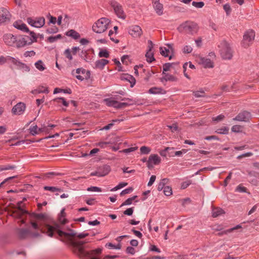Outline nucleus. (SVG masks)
Instances as JSON below:
<instances>
[{"instance_id":"4c0bfd02","label":"nucleus","mask_w":259,"mask_h":259,"mask_svg":"<svg viewBox=\"0 0 259 259\" xmlns=\"http://www.w3.org/2000/svg\"><path fill=\"white\" fill-rule=\"evenodd\" d=\"M45 190L50 191L52 192H62V190L61 188L56 187H52V186H45L44 187Z\"/></svg>"},{"instance_id":"72a5a7b5","label":"nucleus","mask_w":259,"mask_h":259,"mask_svg":"<svg viewBox=\"0 0 259 259\" xmlns=\"http://www.w3.org/2000/svg\"><path fill=\"white\" fill-rule=\"evenodd\" d=\"M31 92L32 94H39L41 93L48 94L49 93V91L48 90V88L42 86L39 87L37 90L32 91Z\"/></svg>"},{"instance_id":"e2e57ef3","label":"nucleus","mask_w":259,"mask_h":259,"mask_svg":"<svg viewBox=\"0 0 259 259\" xmlns=\"http://www.w3.org/2000/svg\"><path fill=\"white\" fill-rule=\"evenodd\" d=\"M126 76V77L125 78V79L128 80L131 83V86L133 87L134 84H135L136 82L135 79L131 75L127 74Z\"/></svg>"},{"instance_id":"39448f33","label":"nucleus","mask_w":259,"mask_h":259,"mask_svg":"<svg viewBox=\"0 0 259 259\" xmlns=\"http://www.w3.org/2000/svg\"><path fill=\"white\" fill-rule=\"evenodd\" d=\"M178 31L181 33L194 34L198 30L197 24L192 21H186L178 27Z\"/></svg>"},{"instance_id":"5fc2aeb1","label":"nucleus","mask_w":259,"mask_h":259,"mask_svg":"<svg viewBox=\"0 0 259 259\" xmlns=\"http://www.w3.org/2000/svg\"><path fill=\"white\" fill-rule=\"evenodd\" d=\"M127 185V183H125V182L120 183L116 187H115L114 188L112 189L111 191H117V190L120 189L126 186Z\"/></svg>"},{"instance_id":"c03bdc74","label":"nucleus","mask_w":259,"mask_h":259,"mask_svg":"<svg viewBox=\"0 0 259 259\" xmlns=\"http://www.w3.org/2000/svg\"><path fill=\"white\" fill-rule=\"evenodd\" d=\"M29 132L31 135L33 136H35L39 133L38 127L36 125L30 126L29 128Z\"/></svg>"},{"instance_id":"6e6d98bb","label":"nucleus","mask_w":259,"mask_h":259,"mask_svg":"<svg viewBox=\"0 0 259 259\" xmlns=\"http://www.w3.org/2000/svg\"><path fill=\"white\" fill-rule=\"evenodd\" d=\"M193 6L196 8H202L204 6V3L203 2H196L193 1L192 3Z\"/></svg>"},{"instance_id":"774afa93","label":"nucleus","mask_w":259,"mask_h":259,"mask_svg":"<svg viewBox=\"0 0 259 259\" xmlns=\"http://www.w3.org/2000/svg\"><path fill=\"white\" fill-rule=\"evenodd\" d=\"M149 250L151 251H154L158 253H160L161 252V250L159 248L157 247L155 245H151L149 247Z\"/></svg>"},{"instance_id":"6ab92c4d","label":"nucleus","mask_w":259,"mask_h":259,"mask_svg":"<svg viewBox=\"0 0 259 259\" xmlns=\"http://www.w3.org/2000/svg\"><path fill=\"white\" fill-rule=\"evenodd\" d=\"M25 109V104L24 103L19 102L13 107L12 112L15 115H21L24 113Z\"/></svg>"},{"instance_id":"f8f14e48","label":"nucleus","mask_w":259,"mask_h":259,"mask_svg":"<svg viewBox=\"0 0 259 259\" xmlns=\"http://www.w3.org/2000/svg\"><path fill=\"white\" fill-rule=\"evenodd\" d=\"M128 32L129 34L134 38H139L143 34V31L141 27L136 25L130 26Z\"/></svg>"},{"instance_id":"f257e3e1","label":"nucleus","mask_w":259,"mask_h":259,"mask_svg":"<svg viewBox=\"0 0 259 259\" xmlns=\"http://www.w3.org/2000/svg\"><path fill=\"white\" fill-rule=\"evenodd\" d=\"M83 241H72V251L74 254L80 258L88 257L91 259H100L103 248L99 247L89 251L85 250Z\"/></svg>"},{"instance_id":"4468645a","label":"nucleus","mask_w":259,"mask_h":259,"mask_svg":"<svg viewBox=\"0 0 259 259\" xmlns=\"http://www.w3.org/2000/svg\"><path fill=\"white\" fill-rule=\"evenodd\" d=\"M154 44L150 40L148 41L147 51L145 55L146 60L149 63H151L155 60L153 52Z\"/></svg>"},{"instance_id":"9d476101","label":"nucleus","mask_w":259,"mask_h":259,"mask_svg":"<svg viewBox=\"0 0 259 259\" xmlns=\"http://www.w3.org/2000/svg\"><path fill=\"white\" fill-rule=\"evenodd\" d=\"M111 170L109 165H103L99 167L95 171L91 173L92 176H97L98 177H104L108 175Z\"/></svg>"},{"instance_id":"603ef678","label":"nucleus","mask_w":259,"mask_h":259,"mask_svg":"<svg viewBox=\"0 0 259 259\" xmlns=\"http://www.w3.org/2000/svg\"><path fill=\"white\" fill-rule=\"evenodd\" d=\"M193 95L196 98L203 97L205 95V93L203 90L193 92Z\"/></svg>"},{"instance_id":"c9c22d12","label":"nucleus","mask_w":259,"mask_h":259,"mask_svg":"<svg viewBox=\"0 0 259 259\" xmlns=\"http://www.w3.org/2000/svg\"><path fill=\"white\" fill-rule=\"evenodd\" d=\"M7 62H10L16 66H18L19 63L20 62L18 59L9 56H6V63Z\"/></svg>"},{"instance_id":"49530a36","label":"nucleus","mask_w":259,"mask_h":259,"mask_svg":"<svg viewBox=\"0 0 259 259\" xmlns=\"http://www.w3.org/2000/svg\"><path fill=\"white\" fill-rule=\"evenodd\" d=\"M192 48L189 45L185 46L182 49L183 53L184 54H189L192 52Z\"/></svg>"},{"instance_id":"052dcab7","label":"nucleus","mask_w":259,"mask_h":259,"mask_svg":"<svg viewBox=\"0 0 259 259\" xmlns=\"http://www.w3.org/2000/svg\"><path fill=\"white\" fill-rule=\"evenodd\" d=\"M224 118H225V116L223 114H220L219 115H218L216 117H212V120L213 121H215V122H218L223 120L224 119Z\"/></svg>"},{"instance_id":"4d7b16f0","label":"nucleus","mask_w":259,"mask_h":259,"mask_svg":"<svg viewBox=\"0 0 259 259\" xmlns=\"http://www.w3.org/2000/svg\"><path fill=\"white\" fill-rule=\"evenodd\" d=\"M241 130H242V126L239 125H233L231 128L232 131L233 132H235V133L240 132H241Z\"/></svg>"},{"instance_id":"1a4fd4ad","label":"nucleus","mask_w":259,"mask_h":259,"mask_svg":"<svg viewBox=\"0 0 259 259\" xmlns=\"http://www.w3.org/2000/svg\"><path fill=\"white\" fill-rule=\"evenodd\" d=\"M255 32L252 30H247L243 35L242 45L244 48H247L249 46L250 43L252 42L254 38Z\"/></svg>"},{"instance_id":"f03ea898","label":"nucleus","mask_w":259,"mask_h":259,"mask_svg":"<svg viewBox=\"0 0 259 259\" xmlns=\"http://www.w3.org/2000/svg\"><path fill=\"white\" fill-rule=\"evenodd\" d=\"M49 234L48 235L50 237H53V234L55 232L57 233L58 235L61 237H64L65 239L70 240L71 241V245L72 246V241H76L75 240H72L71 237H77L78 238L82 239L86 237L89 235V234L85 232H82L79 234H77L73 230H70L68 232H63L60 230V227L58 225H55L54 226H50L48 228Z\"/></svg>"},{"instance_id":"f3484780","label":"nucleus","mask_w":259,"mask_h":259,"mask_svg":"<svg viewBox=\"0 0 259 259\" xmlns=\"http://www.w3.org/2000/svg\"><path fill=\"white\" fill-rule=\"evenodd\" d=\"M104 102L109 107H113L117 108H122L126 105L124 103H120L115 101L113 98L105 99Z\"/></svg>"},{"instance_id":"5701e85b","label":"nucleus","mask_w":259,"mask_h":259,"mask_svg":"<svg viewBox=\"0 0 259 259\" xmlns=\"http://www.w3.org/2000/svg\"><path fill=\"white\" fill-rule=\"evenodd\" d=\"M50 226H51L46 224L45 225L44 232H41L40 231H39V232H30V236L32 238H37V237H39L41 236L42 234H46L48 236L50 237L48 235V234H49L48 228Z\"/></svg>"},{"instance_id":"a19ab883","label":"nucleus","mask_w":259,"mask_h":259,"mask_svg":"<svg viewBox=\"0 0 259 259\" xmlns=\"http://www.w3.org/2000/svg\"><path fill=\"white\" fill-rule=\"evenodd\" d=\"M62 92H63L64 93H66V94H70L71 93V90L70 89H62L60 88H56L54 89V94H58L59 93H62Z\"/></svg>"},{"instance_id":"423d86ee","label":"nucleus","mask_w":259,"mask_h":259,"mask_svg":"<svg viewBox=\"0 0 259 259\" xmlns=\"http://www.w3.org/2000/svg\"><path fill=\"white\" fill-rule=\"evenodd\" d=\"M208 56L199 58V63L201 65L205 68H212L214 67L213 59L215 58V54L211 52L209 54Z\"/></svg>"},{"instance_id":"412c9836","label":"nucleus","mask_w":259,"mask_h":259,"mask_svg":"<svg viewBox=\"0 0 259 259\" xmlns=\"http://www.w3.org/2000/svg\"><path fill=\"white\" fill-rule=\"evenodd\" d=\"M16 36L11 33H7L4 35L3 40L7 46L13 47L15 45Z\"/></svg>"},{"instance_id":"0eeeda50","label":"nucleus","mask_w":259,"mask_h":259,"mask_svg":"<svg viewBox=\"0 0 259 259\" xmlns=\"http://www.w3.org/2000/svg\"><path fill=\"white\" fill-rule=\"evenodd\" d=\"M220 54L224 59L230 60L233 56L232 50L229 45L225 41H223L220 46Z\"/></svg>"},{"instance_id":"393cba45","label":"nucleus","mask_w":259,"mask_h":259,"mask_svg":"<svg viewBox=\"0 0 259 259\" xmlns=\"http://www.w3.org/2000/svg\"><path fill=\"white\" fill-rule=\"evenodd\" d=\"M167 46L168 47V49L165 47H161L159 48L160 53L161 55L164 57H168V53L169 52V50L173 51L172 45L171 44H167Z\"/></svg>"},{"instance_id":"2f4dec72","label":"nucleus","mask_w":259,"mask_h":259,"mask_svg":"<svg viewBox=\"0 0 259 259\" xmlns=\"http://www.w3.org/2000/svg\"><path fill=\"white\" fill-rule=\"evenodd\" d=\"M163 90L160 88L153 87L150 88L148 93L151 94H159L163 93Z\"/></svg>"},{"instance_id":"c756f323","label":"nucleus","mask_w":259,"mask_h":259,"mask_svg":"<svg viewBox=\"0 0 259 259\" xmlns=\"http://www.w3.org/2000/svg\"><path fill=\"white\" fill-rule=\"evenodd\" d=\"M35 67L40 71H43L46 69V67L44 63L41 60L36 62L34 64Z\"/></svg>"},{"instance_id":"ddd939ff","label":"nucleus","mask_w":259,"mask_h":259,"mask_svg":"<svg viewBox=\"0 0 259 259\" xmlns=\"http://www.w3.org/2000/svg\"><path fill=\"white\" fill-rule=\"evenodd\" d=\"M11 14L8 10L5 8H0V25L10 21Z\"/></svg>"},{"instance_id":"7c9ffc66","label":"nucleus","mask_w":259,"mask_h":259,"mask_svg":"<svg viewBox=\"0 0 259 259\" xmlns=\"http://www.w3.org/2000/svg\"><path fill=\"white\" fill-rule=\"evenodd\" d=\"M162 74L163 75L162 79L166 81H175L177 80V78L171 74L166 73L165 72H162Z\"/></svg>"},{"instance_id":"7ed1b4c3","label":"nucleus","mask_w":259,"mask_h":259,"mask_svg":"<svg viewBox=\"0 0 259 259\" xmlns=\"http://www.w3.org/2000/svg\"><path fill=\"white\" fill-rule=\"evenodd\" d=\"M30 36L25 35H17L15 39L14 47L20 48L26 45H31L37 40L35 33L33 31L30 32Z\"/></svg>"},{"instance_id":"338daca9","label":"nucleus","mask_w":259,"mask_h":259,"mask_svg":"<svg viewBox=\"0 0 259 259\" xmlns=\"http://www.w3.org/2000/svg\"><path fill=\"white\" fill-rule=\"evenodd\" d=\"M135 249L132 246H128L126 249V253L134 255L135 253Z\"/></svg>"},{"instance_id":"ea45409f","label":"nucleus","mask_w":259,"mask_h":259,"mask_svg":"<svg viewBox=\"0 0 259 259\" xmlns=\"http://www.w3.org/2000/svg\"><path fill=\"white\" fill-rule=\"evenodd\" d=\"M175 65H177V64L174 63H165L163 65V72H162L169 71L170 68H171Z\"/></svg>"},{"instance_id":"a18cd8bd","label":"nucleus","mask_w":259,"mask_h":259,"mask_svg":"<svg viewBox=\"0 0 259 259\" xmlns=\"http://www.w3.org/2000/svg\"><path fill=\"white\" fill-rule=\"evenodd\" d=\"M151 151L150 148L143 146L140 148V152L142 154H148Z\"/></svg>"},{"instance_id":"cd10ccee","label":"nucleus","mask_w":259,"mask_h":259,"mask_svg":"<svg viewBox=\"0 0 259 259\" xmlns=\"http://www.w3.org/2000/svg\"><path fill=\"white\" fill-rule=\"evenodd\" d=\"M31 224L34 229L37 231H40L41 232H45V227L46 225L44 226L42 224L39 222L38 223L32 222H31Z\"/></svg>"},{"instance_id":"9b49d317","label":"nucleus","mask_w":259,"mask_h":259,"mask_svg":"<svg viewBox=\"0 0 259 259\" xmlns=\"http://www.w3.org/2000/svg\"><path fill=\"white\" fill-rule=\"evenodd\" d=\"M27 22L29 25L33 27L40 28L45 25V19L42 17L35 18H32L29 17L27 19Z\"/></svg>"},{"instance_id":"37998d69","label":"nucleus","mask_w":259,"mask_h":259,"mask_svg":"<svg viewBox=\"0 0 259 259\" xmlns=\"http://www.w3.org/2000/svg\"><path fill=\"white\" fill-rule=\"evenodd\" d=\"M17 67L19 69L22 70L23 71L28 72L30 71V67L21 61L19 63L18 66H17Z\"/></svg>"},{"instance_id":"a878e982","label":"nucleus","mask_w":259,"mask_h":259,"mask_svg":"<svg viewBox=\"0 0 259 259\" xmlns=\"http://www.w3.org/2000/svg\"><path fill=\"white\" fill-rule=\"evenodd\" d=\"M153 7L156 13L158 15H161L163 14V5L158 1H155L153 3Z\"/></svg>"},{"instance_id":"3c124183","label":"nucleus","mask_w":259,"mask_h":259,"mask_svg":"<svg viewBox=\"0 0 259 259\" xmlns=\"http://www.w3.org/2000/svg\"><path fill=\"white\" fill-rule=\"evenodd\" d=\"M229 132V128L224 127L223 128L218 129L215 132L220 134H227Z\"/></svg>"},{"instance_id":"de8ad7c7","label":"nucleus","mask_w":259,"mask_h":259,"mask_svg":"<svg viewBox=\"0 0 259 259\" xmlns=\"http://www.w3.org/2000/svg\"><path fill=\"white\" fill-rule=\"evenodd\" d=\"M99 56L101 58H108L109 57V54L106 50H102L99 53Z\"/></svg>"},{"instance_id":"58836bf2","label":"nucleus","mask_w":259,"mask_h":259,"mask_svg":"<svg viewBox=\"0 0 259 259\" xmlns=\"http://www.w3.org/2000/svg\"><path fill=\"white\" fill-rule=\"evenodd\" d=\"M65 209L63 208L59 214V222L62 224H65L66 222V220L65 218Z\"/></svg>"},{"instance_id":"c85d7f7f","label":"nucleus","mask_w":259,"mask_h":259,"mask_svg":"<svg viewBox=\"0 0 259 259\" xmlns=\"http://www.w3.org/2000/svg\"><path fill=\"white\" fill-rule=\"evenodd\" d=\"M66 34L68 36L71 37L74 39H77L79 38L80 36L78 32L73 29L68 31L66 32Z\"/></svg>"},{"instance_id":"0e129e2a","label":"nucleus","mask_w":259,"mask_h":259,"mask_svg":"<svg viewBox=\"0 0 259 259\" xmlns=\"http://www.w3.org/2000/svg\"><path fill=\"white\" fill-rule=\"evenodd\" d=\"M236 191L238 192H246V188L243 187L242 185H239L236 188Z\"/></svg>"},{"instance_id":"a211bd4d","label":"nucleus","mask_w":259,"mask_h":259,"mask_svg":"<svg viewBox=\"0 0 259 259\" xmlns=\"http://www.w3.org/2000/svg\"><path fill=\"white\" fill-rule=\"evenodd\" d=\"M251 118V115L250 112L244 111L239 113L235 118H233L234 120L239 121L247 122Z\"/></svg>"},{"instance_id":"79ce46f5","label":"nucleus","mask_w":259,"mask_h":259,"mask_svg":"<svg viewBox=\"0 0 259 259\" xmlns=\"http://www.w3.org/2000/svg\"><path fill=\"white\" fill-rule=\"evenodd\" d=\"M54 101L57 103H61L65 107H68L69 105V103L66 101L65 99L62 97L55 98Z\"/></svg>"},{"instance_id":"4be33fe9","label":"nucleus","mask_w":259,"mask_h":259,"mask_svg":"<svg viewBox=\"0 0 259 259\" xmlns=\"http://www.w3.org/2000/svg\"><path fill=\"white\" fill-rule=\"evenodd\" d=\"M13 26L16 28L24 32H28L29 29L26 25L21 20H17L14 22Z\"/></svg>"},{"instance_id":"69168bd1","label":"nucleus","mask_w":259,"mask_h":259,"mask_svg":"<svg viewBox=\"0 0 259 259\" xmlns=\"http://www.w3.org/2000/svg\"><path fill=\"white\" fill-rule=\"evenodd\" d=\"M87 190L88 191H92V192H101L102 191L101 188L98 187H95V186L89 187L87 189Z\"/></svg>"},{"instance_id":"09e8293b","label":"nucleus","mask_w":259,"mask_h":259,"mask_svg":"<svg viewBox=\"0 0 259 259\" xmlns=\"http://www.w3.org/2000/svg\"><path fill=\"white\" fill-rule=\"evenodd\" d=\"M138 149V147H131L129 148L125 149L119 151L120 153H129L132 152L136 151Z\"/></svg>"},{"instance_id":"680f3d73","label":"nucleus","mask_w":259,"mask_h":259,"mask_svg":"<svg viewBox=\"0 0 259 259\" xmlns=\"http://www.w3.org/2000/svg\"><path fill=\"white\" fill-rule=\"evenodd\" d=\"M38 131L39 133L44 132L46 134H48L50 133V128L48 126L43 125L38 128Z\"/></svg>"},{"instance_id":"aec40b11","label":"nucleus","mask_w":259,"mask_h":259,"mask_svg":"<svg viewBox=\"0 0 259 259\" xmlns=\"http://www.w3.org/2000/svg\"><path fill=\"white\" fill-rule=\"evenodd\" d=\"M23 203L19 201L17 203V208L12 212V216L14 218H20L24 214L26 213L27 211L22 208Z\"/></svg>"},{"instance_id":"13d9d810","label":"nucleus","mask_w":259,"mask_h":259,"mask_svg":"<svg viewBox=\"0 0 259 259\" xmlns=\"http://www.w3.org/2000/svg\"><path fill=\"white\" fill-rule=\"evenodd\" d=\"M192 183L191 180H187L186 181L183 182L181 184V188L182 189H185L187 188L188 186H189Z\"/></svg>"},{"instance_id":"bb28decb","label":"nucleus","mask_w":259,"mask_h":259,"mask_svg":"<svg viewBox=\"0 0 259 259\" xmlns=\"http://www.w3.org/2000/svg\"><path fill=\"white\" fill-rule=\"evenodd\" d=\"M30 231L28 229H21L19 230L18 236L20 239H25L30 236Z\"/></svg>"},{"instance_id":"20e7f679","label":"nucleus","mask_w":259,"mask_h":259,"mask_svg":"<svg viewBox=\"0 0 259 259\" xmlns=\"http://www.w3.org/2000/svg\"><path fill=\"white\" fill-rule=\"evenodd\" d=\"M110 24V20L108 18H101L93 25V31L97 33H104L109 28Z\"/></svg>"},{"instance_id":"2eb2a0df","label":"nucleus","mask_w":259,"mask_h":259,"mask_svg":"<svg viewBox=\"0 0 259 259\" xmlns=\"http://www.w3.org/2000/svg\"><path fill=\"white\" fill-rule=\"evenodd\" d=\"M112 7L118 17L122 19L125 18L126 15L123 11L122 6L119 4L114 2L112 4Z\"/></svg>"},{"instance_id":"f704fd0d","label":"nucleus","mask_w":259,"mask_h":259,"mask_svg":"<svg viewBox=\"0 0 259 259\" xmlns=\"http://www.w3.org/2000/svg\"><path fill=\"white\" fill-rule=\"evenodd\" d=\"M168 179H162L160 182L159 183L158 186H157V190L159 191H161L163 190L164 187H165V185L168 183Z\"/></svg>"},{"instance_id":"e433bc0d","label":"nucleus","mask_w":259,"mask_h":259,"mask_svg":"<svg viewBox=\"0 0 259 259\" xmlns=\"http://www.w3.org/2000/svg\"><path fill=\"white\" fill-rule=\"evenodd\" d=\"M62 38V35L60 34H57L55 36H50L48 37L47 40L50 43H53L57 41L58 40Z\"/></svg>"},{"instance_id":"473e14b6","label":"nucleus","mask_w":259,"mask_h":259,"mask_svg":"<svg viewBox=\"0 0 259 259\" xmlns=\"http://www.w3.org/2000/svg\"><path fill=\"white\" fill-rule=\"evenodd\" d=\"M223 213H224V210L219 207L214 208L212 210V215L213 218L217 217Z\"/></svg>"},{"instance_id":"8fccbe9b","label":"nucleus","mask_w":259,"mask_h":259,"mask_svg":"<svg viewBox=\"0 0 259 259\" xmlns=\"http://www.w3.org/2000/svg\"><path fill=\"white\" fill-rule=\"evenodd\" d=\"M163 193L166 196H170L172 194L171 188L169 186H165L163 189Z\"/></svg>"},{"instance_id":"b1692460","label":"nucleus","mask_w":259,"mask_h":259,"mask_svg":"<svg viewBox=\"0 0 259 259\" xmlns=\"http://www.w3.org/2000/svg\"><path fill=\"white\" fill-rule=\"evenodd\" d=\"M109 61L105 59H101L97 60L95 62V68L102 70L104 69L105 66L108 64Z\"/></svg>"},{"instance_id":"dca6fc26","label":"nucleus","mask_w":259,"mask_h":259,"mask_svg":"<svg viewBox=\"0 0 259 259\" xmlns=\"http://www.w3.org/2000/svg\"><path fill=\"white\" fill-rule=\"evenodd\" d=\"M161 162V158L157 154H151L147 160V166L149 168L153 167L154 165H158Z\"/></svg>"},{"instance_id":"6e6552de","label":"nucleus","mask_w":259,"mask_h":259,"mask_svg":"<svg viewBox=\"0 0 259 259\" xmlns=\"http://www.w3.org/2000/svg\"><path fill=\"white\" fill-rule=\"evenodd\" d=\"M72 74L80 81L88 79L90 77V72L85 69L80 68L72 71Z\"/></svg>"},{"instance_id":"864d4df0","label":"nucleus","mask_w":259,"mask_h":259,"mask_svg":"<svg viewBox=\"0 0 259 259\" xmlns=\"http://www.w3.org/2000/svg\"><path fill=\"white\" fill-rule=\"evenodd\" d=\"M136 197H137V196H134L132 197L128 198L124 202L122 203L121 206H123V205H127L131 204L132 203V201L133 200H134Z\"/></svg>"},{"instance_id":"bf43d9fd","label":"nucleus","mask_w":259,"mask_h":259,"mask_svg":"<svg viewBox=\"0 0 259 259\" xmlns=\"http://www.w3.org/2000/svg\"><path fill=\"white\" fill-rule=\"evenodd\" d=\"M15 168V166L7 165H3L0 166V171L5 170H9V169H13Z\"/></svg>"}]
</instances>
